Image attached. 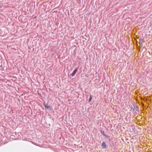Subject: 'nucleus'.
Masks as SVG:
<instances>
[{
  "label": "nucleus",
  "mask_w": 152,
  "mask_h": 152,
  "mask_svg": "<svg viewBox=\"0 0 152 152\" xmlns=\"http://www.w3.org/2000/svg\"><path fill=\"white\" fill-rule=\"evenodd\" d=\"M45 107H46V108H47L48 109H49V108H50V107L49 106H48L47 105H45Z\"/></svg>",
  "instance_id": "20e7f679"
},
{
  "label": "nucleus",
  "mask_w": 152,
  "mask_h": 152,
  "mask_svg": "<svg viewBox=\"0 0 152 152\" xmlns=\"http://www.w3.org/2000/svg\"><path fill=\"white\" fill-rule=\"evenodd\" d=\"M102 146L103 148H106V144L104 142H103L102 143Z\"/></svg>",
  "instance_id": "f03ea898"
},
{
  "label": "nucleus",
  "mask_w": 152,
  "mask_h": 152,
  "mask_svg": "<svg viewBox=\"0 0 152 152\" xmlns=\"http://www.w3.org/2000/svg\"><path fill=\"white\" fill-rule=\"evenodd\" d=\"M92 99V96L91 95L90 96V97L89 99V102H90Z\"/></svg>",
  "instance_id": "7ed1b4c3"
},
{
  "label": "nucleus",
  "mask_w": 152,
  "mask_h": 152,
  "mask_svg": "<svg viewBox=\"0 0 152 152\" xmlns=\"http://www.w3.org/2000/svg\"><path fill=\"white\" fill-rule=\"evenodd\" d=\"M77 68H76L73 72V73L71 74V75L72 76H74L76 74L77 71Z\"/></svg>",
  "instance_id": "f257e3e1"
}]
</instances>
